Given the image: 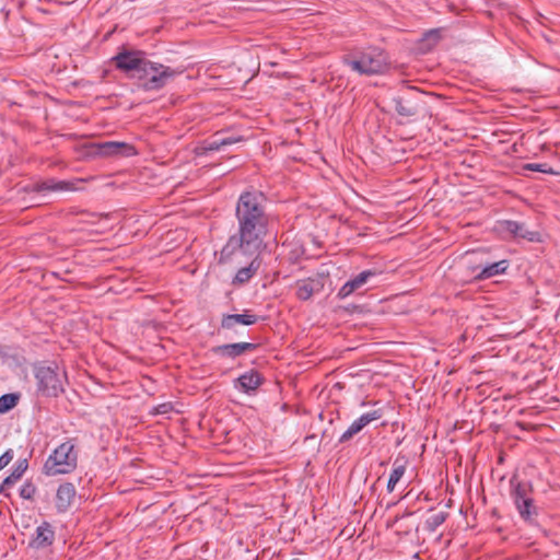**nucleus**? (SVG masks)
<instances>
[{
  "instance_id": "nucleus-2",
  "label": "nucleus",
  "mask_w": 560,
  "mask_h": 560,
  "mask_svg": "<svg viewBox=\"0 0 560 560\" xmlns=\"http://www.w3.org/2000/svg\"><path fill=\"white\" fill-rule=\"evenodd\" d=\"M183 72V69L172 68L147 58L145 65H142L139 72L133 74V80L138 81L139 88L143 91H160Z\"/></svg>"
},
{
  "instance_id": "nucleus-11",
  "label": "nucleus",
  "mask_w": 560,
  "mask_h": 560,
  "mask_svg": "<svg viewBox=\"0 0 560 560\" xmlns=\"http://www.w3.org/2000/svg\"><path fill=\"white\" fill-rule=\"evenodd\" d=\"M324 287L325 277L323 275H316L315 277L296 280L295 296L300 301H308L313 294L322 292Z\"/></svg>"
},
{
  "instance_id": "nucleus-12",
  "label": "nucleus",
  "mask_w": 560,
  "mask_h": 560,
  "mask_svg": "<svg viewBox=\"0 0 560 560\" xmlns=\"http://www.w3.org/2000/svg\"><path fill=\"white\" fill-rule=\"evenodd\" d=\"M376 270L366 269L349 279L337 292V299L345 300L361 288H363L372 278L376 277Z\"/></svg>"
},
{
  "instance_id": "nucleus-8",
  "label": "nucleus",
  "mask_w": 560,
  "mask_h": 560,
  "mask_svg": "<svg viewBox=\"0 0 560 560\" xmlns=\"http://www.w3.org/2000/svg\"><path fill=\"white\" fill-rule=\"evenodd\" d=\"M148 54L139 49L124 48L112 58V62L121 72L133 79V74L138 73L142 65H145Z\"/></svg>"
},
{
  "instance_id": "nucleus-28",
  "label": "nucleus",
  "mask_w": 560,
  "mask_h": 560,
  "mask_svg": "<svg viewBox=\"0 0 560 560\" xmlns=\"http://www.w3.org/2000/svg\"><path fill=\"white\" fill-rule=\"evenodd\" d=\"M383 416L382 410H372L370 412H365L361 415L357 420L360 423V425L364 429L368 424H370L372 421L381 419Z\"/></svg>"
},
{
  "instance_id": "nucleus-17",
  "label": "nucleus",
  "mask_w": 560,
  "mask_h": 560,
  "mask_svg": "<svg viewBox=\"0 0 560 560\" xmlns=\"http://www.w3.org/2000/svg\"><path fill=\"white\" fill-rule=\"evenodd\" d=\"M258 322V316L249 313H243V314H228L222 317L221 320V327L223 329L231 330L236 325H245L250 326Z\"/></svg>"
},
{
  "instance_id": "nucleus-29",
  "label": "nucleus",
  "mask_w": 560,
  "mask_h": 560,
  "mask_svg": "<svg viewBox=\"0 0 560 560\" xmlns=\"http://www.w3.org/2000/svg\"><path fill=\"white\" fill-rule=\"evenodd\" d=\"M36 493V487L31 482L26 481L20 489V495L23 499L32 500Z\"/></svg>"
},
{
  "instance_id": "nucleus-27",
  "label": "nucleus",
  "mask_w": 560,
  "mask_h": 560,
  "mask_svg": "<svg viewBox=\"0 0 560 560\" xmlns=\"http://www.w3.org/2000/svg\"><path fill=\"white\" fill-rule=\"evenodd\" d=\"M363 430V428L360 425V423L358 422V420L355 419L350 425L349 428L340 435L338 442L340 444H343L348 441H350L355 434H358L359 432H361Z\"/></svg>"
},
{
  "instance_id": "nucleus-34",
  "label": "nucleus",
  "mask_w": 560,
  "mask_h": 560,
  "mask_svg": "<svg viewBox=\"0 0 560 560\" xmlns=\"http://www.w3.org/2000/svg\"><path fill=\"white\" fill-rule=\"evenodd\" d=\"M291 560H300V559H298V558H294V559H291Z\"/></svg>"
},
{
  "instance_id": "nucleus-23",
  "label": "nucleus",
  "mask_w": 560,
  "mask_h": 560,
  "mask_svg": "<svg viewBox=\"0 0 560 560\" xmlns=\"http://www.w3.org/2000/svg\"><path fill=\"white\" fill-rule=\"evenodd\" d=\"M27 467H28L27 459H19L14 464V467H13L11 474L8 477H5L2 481V483L0 485V492H2L5 487H10L13 483H15L19 479H21V477L23 476V474L25 472Z\"/></svg>"
},
{
  "instance_id": "nucleus-31",
  "label": "nucleus",
  "mask_w": 560,
  "mask_h": 560,
  "mask_svg": "<svg viewBox=\"0 0 560 560\" xmlns=\"http://www.w3.org/2000/svg\"><path fill=\"white\" fill-rule=\"evenodd\" d=\"M14 453L13 450L9 448L1 456H0V470H2L4 467H7L11 460L13 459Z\"/></svg>"
},
{
  "instance_id": "nucleus-9",
  "label": "nucleus",
  "mask_w": 560,
  "mask_h": 560,
  "mask_svg": "<svg viewBox=\"0 0 560 560\" xmlns=\"http://www.w3.org/2000/svg\"><path fill=\"white\" fill-rule=\"evenodd\" d=\"M137 153L135 147L127 142L105 141L95 144V154L104 158H130Z\"/></svg>"
},
{
  "instance_id": "nucleus-4",
  "label": "nucleus",
  "mask_w": 560,
  "mask_h": 560,
  "mask_svg": "<svg viewBox=\"0 0 560 560\" xmlns=\"http://www.w3.org/2000/svg\"><path fill=\"white\" fill-rule=\"evenodd\" d=\"M342 62L352 71L363 74L373 75L383 73L387 69V59L383 50L380 48H368L342 58Z\"/></svg>"
},
{
  "instance_id": "nucleus-22",
  "label": "nucleus",
  "mask_w": 560,
  "mask_h": 560,
  "mask_svg": "<svg viewBox=\"0 0 560 560\" xmlns=\"http://www.w3.org/2000/svg\"><path fill=\"white\" fill-rule=\"evenodd\" d=\"M282 247L285 250V257L289 262L296 264L305 255V248L300 241L283 242Z\"/></svg>"
},
{
  "instance_id": "nucleus-14",
  "label": "nucleus",
  "mask_w": 560,
  "mask_h": 560,
  "mask_svg": "<svg viewBox=\"0 0 560 560\" xmlns=\"http://www.w3.org/2000/svg\"><path fill=\"white\" fill-rule=\"evenodd\" d=\"M258 348L257 343L253 342H235L225 343L212 348V352L223 358L235 359L241 357L246 351H255Z\"/></svg>"
},
{
  "instance_id": "nucleus-1",
  "label": "nucleus",
  "mask_w": 560,
  "mask_h": 560,
  "mask_svg": "<svg viewBox=\"0 0 560 560\" xmlns=\"http://www.w3.org/2000/svg\"><path fill=\"white\" fill-rule=\"evenodd\" d=\"M266 196L259 190L243 191L235 205L236 231L220 252L219 262L229 261L235 254L253 256L266 247L273 226V215L267 209Z\"/></svg>"
},
{
  "instance_id": "nucleus-19",
  "label": "nucleus",
  "mask_w": 560,
  "mask_h": 560,
  "mask_svg": "<svg viewBox=\"0 0 560 560\" xmlns=\"http://www.w3.org/2000/svg\"><path fill=\"white\" fill-rule=\"evenodd\" d=\"M55 540V532L48 522H43L36 528L35 538L32 541V546L35 548H44L50 546Z\"/></svg>"
},
{
  "instance_id": "nucleus-24",
  "label": "nucleus",
  "mask_w": 560,
  "mask_h": 560,
  "mask_svg": "<svg viewBox=\"0 0 560 560\" xmlns=\"http://www.w3.org/2000/svg\"><path fill=\"white\" fill-rule=\"evenodd\" d=\"M448 513L441 511L429 516L424 522V528L429 533H434L447 518Z\"/></svg>"
},
{
  "instance_id": "nucleus-3",
  "label": "nucleus",
  "mask_w": 560,
  "mask_h": 560,
  "mask_svg": "<svg viewBox=\"0 0 560 560\" xmlns=\"http://www.w3.org/2000/svg\"><path fill=\"white\" fill-rule=\"evenodd\" d=\"M77 439H67L47 457L43 466L46 476L68 475L78 467Z\"/></svg>"
},
{
  "instance_id": "nucleus-7",
  "label": "nucleus",
  "mask_w": 560,
  "mask_h": 560,
  "mask_svg": "<svg viewBox=\"0 0 560 560\" xmlns=\"http://www.w3.org/2000/svg\"><path fill=\"white\" fill-rule=\"evenodd\" d=\"M423 97L424 95L420 90L415 86H407L400 95L393 97L396 113L406 118L418 115L424 104Z\"/></svg>"
},
{
  "instance_id": "nucleus-26",
  "label": "nucleus",
  "mask_w": 560,
  "mask_h": 560,
  "mask_svg": "<svg viewBox=\"0 0 560 560\" xmlns=\"http://www.w3.org/2000/svg\"><path fill=\"white\" fill-rule=\"evenodd\" d=\"M524 171L539 172L549 175H559L560 173L555 171L547 163H526L523 165Z\"/></svg>"
},
{
  "instance_id": "nucleus-10",
  "label": "nucleus",
  "mask_w": 560,
  "mask_h": 560,
  "mask_svg": "<svg viewBox=\"0 0 560 560\" xmlns=\"http://www.w3.org/2000/svg\"><path fill=\"white\" fill-rule=\"evenodd\" d=\"M497 230L500 233L508 234L514 238H522L529 242L539 241V233L529 231L522 222L513 220H502L497 223Z\"/></svg>"
},
{
  "instance_id": "nucleus-13",
  "label": "nucleus",
  "mask_w": 560,
  "mask_h": 560,
  "mask_svg": "<svg viewBox=\"0 0 560 560\" xmlns=\"http://www.w3.org/2000/svg\"><path fill=\"white\" fill-rule=\"evenodd\" d=\"M264 382V376L257 370L252 369L234 381V387L247 395H255Z\"/></svg>"
},
{
  "instance_id": "nucleus-5",
  "label": "nucleus",
  "mask_w": 560,
  "mask_h": 560,
  "mask_svg": "<svg viewBox=\"0 0 560 560\" xmlns=\"http://www.w3.org/2000/svg\"><path fill=\"white\" fill-rule=\"evenodd\" d=\"M37 393L44 397H58L65 392L67 373L56 363L35 368Z\"/></svg>"
},
{
  "instance_id": "nucleus-15",
  "label": "nucleus",
  "mask_w": 560,
  "mask_h": 560,
  "mask_svg": "<svg viewBox=\"0 0 560 560\" xmlns=\"http://www.w3.org/2000/svg\"><path fill=\"white\" fill-rule=\"evenodd\" d=\"M77 494V490L73 483L71 482H63L61 483L56 492V510L58 513H66Z\"/></svg>"
},
{
  "instance_id": "nucleus-30",
  "label": "nucleus",
  "mask_w": 560,
  "mask_h": 560,
  "mask_svg": "<svg viewBox=\"0 0 560 560\" xmlns=\"http://www.w3.org/2000/svg\"><path fill=\"white\" fill-rule=\"evenodd\" d=\"M173 410V406L171 402H163L155 406L152 410V415H166Z\"/></svg>"
},
{
  "instance_id": "nucleus-18",
  "label": "nucleus",
  "mask_w": 560,
  "mask_h": 560,
  "mask_svg": "<svg viewBox=\"0 0 560 560\" xmlns=\"http://www.w3.org/2000/svg\"><path fill=\"white\" fill-rule=\"evenodd\" d=\"M74 189V183L68 180H58L55 178H48L39 182L34 187V190L37 192L68 191Z\"/></svg>"
},
{
  "instance_id": "nucleus-25",
  "label": "nucleus",
  "mask_w": 560,
  "mask_h": 560,
  "mask_svg": "<svg viewBox=\"0 0 560 560\" xmlns=\"http://www.w3.org/2000/svg\"><path fill=\"white\" fill-rule=\"evenodd\" d=\"M20 400L19 393H10L0 396V413H5L12 410Z\"/></svg>"
},
{
  "instance_id": "nucleus-16",
  "label": "nucleus",
  "mask_w": 560,
  "mask_h": 560,
  "mask_svg": "<svg viewBox=\"0 0 560 560\" xmlns=\"http://www.w3.org/2000/svg\"><path fill=\"white\" fill-rule=\"evenodd\" d=\"M252 260L246 267H242L234 276L232 283L234 285H242L247 283L258 271L261 265L259 254L250 256Z\"/></svg>"
},
{
  "instance_id": "nucleus-21",
  "label": "nucleus",
  "mask_w": 560,
  "mask_h": 560,
  "mask_svg": "<svg viewBox=\"0 0 560 560\" xmlns=\"http://www.w3.org/2000/svg\"><path fill=\"white\" fill-rule=\"evenodd\" d=\"M406 464H407V460L404 457H401V458L397 457L394 460L393 470H392V472L389 475V478H388V481H387V486H386V490L389 493L395 490L396 485L398 483V481L405 475V472H406Z\"/></svg>"
},
{
  "instance_id": "nucleus-33",
  "label": "nucleus",
  "mask_w": 560,
  "mask_h": 560,
  "mask_svg": "<svg viewBox=\"0 0 560 560\" xmlns=\"http://www.w3.org/2000/svg\"><path fill=\"white\" fill-rule=\"evenodd\" d=\"M243 140H244L243 137H234V136L220 137V143L223 144V148L226 145H231V144L241 142Z\"/></svg>"
},
{
  "instance_id": "nucleus-6",
  "label": "nucleus",
  "mask_w": 560,
  "mask_h": 560,
  "mask_svg": "<svg viewBox=\"0 0 560 560\" xmlns=\"http://www.w3.org/2000/svg\"><path fill=\"white\" fill-rule=\"evenodd\" d=\"M510 486L511 497L521 518L533 524L538 515V509L533 499L532 483L518 481L516 477H512Z\"/></svg>"
},
{
  "instance_id": "nucleus-32",
  "label": "nucleus",
  "mask_w": 560,
  "mask_h": 560,
  "mask_svg": "<svg viewBox=\"0 0 560 560\" xmlns=\"http://www.w3.org/2000/svg\"><path fill=\"white\" fill-rule=\"evenodd\" d=\"M223 148V144L220 143V138H215L206 142L205 150L207 151H219Z\"/></svg>"
},
{
  "instance_id": "nucleus-20",
  "label": "nucleus",
  "mask_w": 560,
  "mask_h": 560,
  "mask_svg": "<svg viewBox=\"0 0 560 560\" xmlns=\"http://www.w3.org/2000/svg\"><path fill=\"white\" fill-rule=\"evenodd\" d=\"M510 264L509 260L502 259L500 261H495L492 264H488L480 269V271L475 276V280L481 281L486 279H490L494 276L502 275L506 271Z\"/></svg>"
}]
</instances>
